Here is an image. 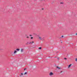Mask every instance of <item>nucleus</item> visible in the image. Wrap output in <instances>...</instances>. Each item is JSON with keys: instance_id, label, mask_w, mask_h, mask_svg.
Segmentation results:
<instances>
[{"instance_id": "nucleus-1", "label": "nucleus", "mask_w": 77, "mask_h": 77, "mask_svg": "<svg viewBox=\"0 0 77 77\" xmlns=\"http://www.w3.org/2000/svg\"><path fill=\"white\" fill-rule=\"evenodd\" d=\"M53 75V73L52 72H50L49 73V75L50 76H51V75Z\"/></svg>"}, {"instance_id": "nucleus-2", "label": "nucleus", "mask_w": 77, "mask_h": 77, "mask_svg": "<svg viewBox=\"0 0 77 77\" xmlns=\"http://www.w3.org/2000/svg\"><path fill=\"white\" fill-rule=\"evenodd\" d=\"M39 38L40 39V40H43V38H42L41 37H39Z\"/></svg>"}, {"instance_id": "nucleus-3", "label": "nucleus", "mask_w": 77, "mask_h": 77, "mask_svg": "<svg viewBox=\"0 0 77 77\" xmlns=\"http://www.w3.org/2000/svg\"><path fill=\"white\" fill-rule=\"evenodd\" d=\"M33 43H34V42L33 41H32V42H30V43H29V44H33Z\"/></svg>"}, {"instance_id": "nucleus-4", "label": "nucleus", "mask_w": 77, "mask_h": 77, "mask_svg": "<svg viewBox=\"0 0 77 77\" xmlns=\"http://www.w3.org/2000/svg\"><path fill=\"white\" fill-rule=\"evenodd\" d=\"M21 52H23V49H21L20 50Z\"/></svg>"}, {"instance_id": "nucleus-5", "label": "nucleus", "mask_w": 77, "mask_h": 77, "mask_svg": "<svg viewBox=\"0 0 77 77\" xmlns=\"http://www.w3.org/2000/svg\"><path fill=\"white\" fill-rule=\"evenodd\" d=\"M71 65H72V64H70V65H69V66L68 68H70V67H71Z\"/></svg>"}, {"instance_id": "nucleus-6", "label": "nucleus", "mask_w": 77, "mask_h": 77, "mask_svg": "<svg viewBox=\"0 0 77 77\" xmlns=\"http://www.w3.org/2000/svg\"><path fill=\"white\" fill-rule=\"evenodd\" d=\"M17 51H14V54H15L16 53H17Z\"/></svg>"}, {"instance_id": "nucleus-7", "label": "nucleus", "mask_w": 77, "mask_h": 77, "mask_svg": "<svg viewBox=\"0 0 77 77\" xmlns=\"http://www.w3.org/2000/svg\"><path fill=\"white\" fill-rule=\"evenodd\" d=\"M27 74V72H25V73H24V75H26Z\"/></svg>"}, {"instance_id": "nucleus-8", "label": "nucleus", "mask_w": 77, "mask_h": 77, "mask_svg": "<svg viewBox=\"0 0 77 77\" xmlns=\"http://www.w3.org/2000/svg\"><path fill=\"white\" fill-rule=\"evenodd\" d=\"M57 68L58 69H60V68L58 67V66H57Z\"/></svg>"}, {"instance_id": "nucleus-9", "label": "nucleus", "mask_w": 77, "mask_h": 77, "mask_svg": "<svg viewBox=\"0 0 77 77\" xmlns=\"http://www.w3.org/2000/svg\"><path fill=\"white\" fill-rule=\"evenodd\" d=\"M20 49H16V50H17V51H20Z\"/></svg>"}, {"instance_id": "nucleus-10", "label": "nucleus", "mask_w": 77, "mask_h": 77, "mask_svg": "<svg viewBox=\"0 0 77 77\" xmlns=\"http://www.w3.org/2000/svg\"><path fill=\"white\" fill-rule=\"evenodd\" d=\"M42 48L41 47H40L38 48V49H39V50H41Z\"/></svg>"}, {"instance_id": "nucleus-11", "label": "nucleus", "mask_w": 77, "mask_h": 77, "mask_svg": "<svg viewBox=\"0 0 77 77\" xmlns=\"http://www.w3.org/2000/svg\"><path fill=\"white\" fill-rule=\"evenodd\" d=\"M33 38L32 37H31V39H32Z\"/></svg>"}, {"instance_id": "nucleus-12", "label": "nucleus", "mask_w": 77, "mask_h": 77, "mask_svg": "<svg viewBox=\"0 0 77 77\" xmlns=\"http://www.w3.org/2000/svg\"><path fill=\"white\" fill-rule=\"evenodd\" d=\"M75 61H76V62H77V58H76L75 60Z\"/></svg>"}, {"instance_id": "nucleus-13", "label": "nucleus", "mask_w": 77, "mask_h": 77, "mask_svg": "<svg viewBox=\"0 0 77 77\" xmlns=\"http://www.w3.org/2000/svg\"><path fill=\"white\" fill-rule=\"evenodd\" d=\"M64 59H65L66 60V59H66V58H64Z\"/></svg>"}, {"instance_id": "nucleus-14", "label": "nucleus", "mask_w": 77, "mask_h": 77, "mask_svg": "<svg viewBox=\"0 0 77 77\" xmlns=\"http://www.w3.org/2000/svg\"><path fill=\"white\" fill-rule=\"evenodd\" d=\"M26 38H29V37H28V36H26Z\"/></svg>"}, {"instance_id": "nucleus-15", "label": "nucleus", "mask_w": 77, "mask_h": 77, "mask_svg": "<svg viewBox=\"0 0 77 77\" xmlns=\"http://www.w3.org/2000/svg\"><path fill=\"white\" fill-rule=\"evenodd\" d=\"M26 69H26V68L24 69V71H25V70H26Z\"/></svg>"}, {"instance_id": "nucleus-16", "label": "nucleus", "mask_w": 77, "mask_h": 77, "mask_svg": "<svg viewBox=\"0 0 77 77\" xmlns=\"http://www.w3.org/2000/svg\"><path fill=\"white\" fill-rule=\"evenodd\" d=\"M75 35H77V33H76L75 34Z\"/></svg>"}, {"instance_id": "nucleus-17", "label": "nucleus", "mask_w": 77, "mask_h": 77, "mask_svg": "<svg viewBox=\"0 0 77 77\" xmlns=\"http://www.w3.org/2000/svg\"><path fill=\"white\" fill-rule=\"evenodd\" d=\"M29 36H32V35H30Z\"/></svg>"}, {"instance_id": "nucleus-18", "label": "nucleus", "mask_w": 77, "mask_h": 77, "mask_svg": "<svg viewBox=\"0 0 77 77\" xmlns=\"http://www.w3.org/2000/svg\"><path fill=\"white\" fill-rule=\"evenodd\" d=\"M21 75H23V73H21Z\"/></svg>"}, {"instance_id": "nucleus-19", "label": "nucleus", "mask_w": 77, "mask_h": 77, "mask_svg": "<svg viewBox=\"0 0 77 77\" xmlns=\"http://www.w3.org/2000/svg\"><path fill=\"white\" fill-rule=\"evenodd\" d=\"M61 37H63V35H62V36H61Z\"/></svg>"}, {"instance_id": "nucleus-20", "label": "nucleus", "mask_w": 77, "mask_h": 77, "mask_svg": "<svg viewBox=\"0 0 77 77\" xmlns=\"http://www.w3.org/2000/svg\"><path fill=\"white\" fill-rule=\"evenodd\" d=\"M25 35L26 36H27V35Z\"/></svg>"}, {"instance_id": "nucleus-21", "label": "nucleus", "mask_w": 77, "mask_h": 77, "mask_svg": "<svg viewBox=\"0 0 77 77\" xmlns=\"http://www.w3.org/2000/svg\"><path fill=\"white\" fill-rule=\"evenodd\" d=\"M42 10H43L44 9V8H42Z\"/></svg>"}, {"instance_id": "nucleus-22", "label": "nucleus", "mask_w": 77, "mask_h": 77, "mask_svg": "<svg viewBox=\"0 0 77 77\" xmlns=\"http://www.w3.org/2000/svg\"><path fill=\"white\" fill-rule=\"evenodd\" d=\"M28 44V42H27V44Z\"/></svg>"}, {"instance_id": "nucleus-23", "label": "nucleus", "mask_w": 77, "mask_h": 77, "mask_svg": "<svg viewBox=\"0 0 77 77\" xmlns=\"http://www.w3.org/2000/svg\"><path fill=\"white\" fill-rule=\"evenodd\" d=\"M61 72H62V71Z\"/></svg>"}, {"instance_id": "nucleus-24", "label": "nucleus", "mask_w": 77, "mask_h": 77, "mask_svg": "<svg viewBox=\"0 0 77 77\" xmlns=\"http://www.w3.org/2000/svg\"><path fill=\"white\" fill-rule=\"evenodd\" d=\"M61 4L62 3H60Z\"/></svg>"}, {"instance_id": "nucleus-25", "label": "nucleus", "mask_w": 77, "mask_h": 77, "mask_svg": "<svg viewBox=\"0 0 77 77\" xmlns=\"http://www.w3.org/2000/svg\"><path fill=\"white\" fill-rule=\"evenodd\" d=\"M57 59H59V58H58Z\"/></svg>"}, {"instance_id": "nucleus-26", "label": "nucleus", "mask_w": 77, "mask_h": 77, "mask_svg": "<svg viewBox=\"0 0 77 77\" xmlns=\"http://www.w3.org/2000/svg\"><path fill=\"white\" fill-rule=\"evenodd\" d=\"M57 59H59V58H58Z\"/></svg>"}]
</instances>
